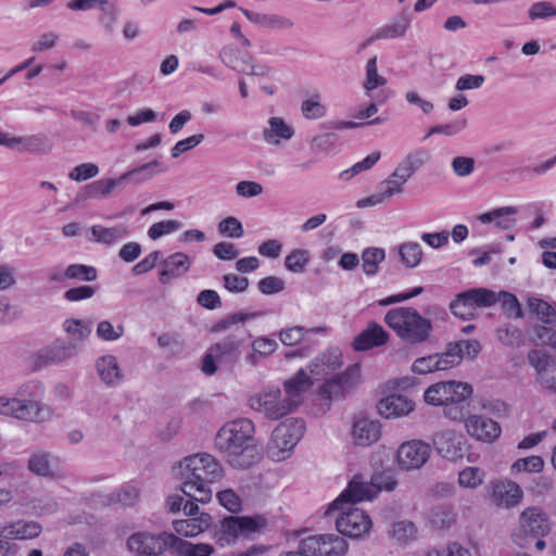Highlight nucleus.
I'll use <instances>...</instances> for the list:
<instances>
[{"instance_id":"f257e3e1","label":"nucleus","mask_w":556,"mask_h":556,"mask_svg":"<svg viewBox=\"0 0 556 556\" xmlns=\"http://www.w3.org/2000/svg\"><path fill=\"white\" fill-rule=\"evenodd\" d=\"M174 470L181 481L182 493L203 504L212 498L211 484L218 482L224 476L220 464L207 453L185 457Z\"/></svg>"},{"instance_id":"f03ea898","label":"nucleus","mask_w":556,"mask_h":556,"mask_svg":"<svg viewBox=\"0 0 556 556\" xmlns=\"http://www.w3.org/2000/svg\"><path fill=\"white\" fill-rule=\"evenodd\" d=\"M254 424L247 418L225 424L214 439L215 448L236 468H249L258 458Z\"/></svg>"},{"instance_id":"7ed1b4c3","label":"nucleus","mask_w":556,"mask_h":556,"mask_svg":"<svg viewBox=\"0 0 556 556\" xmlns=\"http://www.w3.org/2000/svg\"><path fill=\"white\" fill-rule=\"evenodd\" d=\"M386 325L407 345H421L430 341L433 323L412 306L389 309L383 318Z\"/></svg>"},{"instance_id":"20e7f679","label":"nucleus","mask_w":556,"mask_h":556,"mask_svg":"<svg viewBox=\"0 0 556 556\" xmlns=\"http://www.w3.org/2000/svg\"><path fill=\"white\" fill-rule=\"evenodd\" d=\"M43 389L40 382L23 383L14 396H0V414L24 421L42 422L46 408L40 402Z\"/></svg>"},{"instance_id":"39448f33","label":"nucleus","mask_w":556,"mask_h":556,"mask_svg":"<svg viewBox=\"0 0 556 556\" xmlns=\"http://www.w3.org/2000/svg\"><path fill=\"white\" fill-rule=\"evenodd\" d=\"M473 388L470 383L448 380L429 386L424 400L432 406H443L446 418L458 421L465 417V403L471 397Z\"/></svg>"},{"instance_id":"423d86ee","label":"nucleus","mask_w":556,"mask_h":556,"mask_svg":"<svg viewBox=\"0 0 556 556\" xmlns=\"http://www.w3.org/2000/svg\"><path fill=\"white\" fill-rule=\"evenodd\" d=\"M304 430L305 424L302 419L291 418L279 424L274 429L267 444V456L275 462L288 458L303 437Z\"/></svg>"},{"instance_id":"0eeeda50","label":"nucleus","mask_w":556,"mask_h":556,"mask_svg":"<svg viewBox=\"0 0 556 556\" xmlns=\"http://www.w3.org/2000/svg\"><path fill=\"white\" fill-rule=\"evenodd\" d=\"M551 522L541 508L531 506L519 516L511 539L519 547L527 548L535 538H544L551 532Z\"/></svg>"},{"instance_id":"6e6552de","label":"nucleus","mask_w":556,"mask_h":556,"mask_svg":"<svg viewBox=\"0 0 556 556\" xmlns=\"http://www.w3.org/2000/svg\"><path fill=\"white\" fill-rule=\"evenodd\" d=\"M174 542L175 534L169 532L136 531L127 538L126 549L132 556H165Z\"/></svg>"},{"instance_id":"1a4fd4ad","label":"nucleus","mask_w":556,"mask_h":556,"mask_svg":"<svg viewBox=\"0 0 556 556\" xmlns=\"http://www.w3.org/2000/svg\"><path fill=\"white\" fill-rule=\"evenodd\" d=\"M249 405L252 409L262 413L271 420H277L292 412L279 388H268L251 396Z\"/></svg>"},{"instance_id":"9d476101","label":"nucleus","mask_w":556,"mask_h":556,"mask_svg":"<svg viewBox=\"0 0 556 556\" xmlns=\"http://www.w3.org/2000/svg\"><path fill=\"white\" fill-rule=\"evenodd\" d=\"M381 491V486L374 483L364 481L359 476H355L348 484V488L333 501L327 513L339 509L343 504H354L362 501H370L376 497Z\"/></svg>"},{"instance_id":"9b49d317","label":"nucleus","mask_w":556,"mask_h":556,"mask_svg":"<svg viewBox=\"0 0 556 556\" xmlns=\"http://www.w3.org/2000/svg\"><path fill=\"white\" fill-rule=\"evenodd\" d=\"M261 528L260 518L251 517H227L220 523V529L216 532V542L220 546L233 543L240 534H250L258 531Z\"/></svg>"},{"instance_id":"f8f14e48","label":"nucleus","mask_w":556,"mask_h":556,"mask_svg":"<svg viewBox=\"0 0 556 556\" xmlns=\"http://www.w3.org/2000/svg\"><path fill=\"white\" fill-rule=\"evenodd\" d=\"M430 454V444L421 440L407 441L397 448V465L406 471L420 469L428 462Z\"/></svg>"},{"instance_id":"ddd939ff","label":"nucleus","mask_w":556,"mask_h":556,"mask_svg":"<svg viewBox=\"0 0 556 556\" xmlns=\"http://www.w3.org/2000/svg\"><path fill=\"white\" fill-rule=\"evenodd\" d=\"M528 362L535 369L543 389L556 393V361L544 350H530Z\"/></svg>"},{"instance_id":"4468645a","label":"nucleus","mask_w":556,"mask_h":556,"mask_svg":"<svg viewBox=\"0 0 556 556\" xmlns=\"http://www.w3.org/2000/svg\"><path fill=\"white\" fill-rule=\"evenodd\" d=\"M359 375L358 366L349 367L344 372L327 380L320 388L319 396L327 401L343 396L356 384Z\"/></svg>"},{"instance_id":"2eb2a0df","label":"nucleus","mask_w":556,"mask_h":556,"mask_svg":"<svg viewBox=\"0 0 556 556\" xmlns=\"http://www.w3.org/2000/svg\"><path fill=\"white\" fill-rule=\"evenodd\" d=\"M336 526L342 535L359 538L370 529L371 520L364 510L351 508L337 518Z\"/></svg>"},{"instance_id":"dca6fc26","label":"nucleus","mask_w":556,"mask_h":556,"mask_svg":"<svg viewBox=\"0 0 556 556\" xmlns=\"http://www.w3.org/2000/svg\"><path fill=\"white\" fill-rule=\"evenodd\" d=\"M432 443L438 454L446 459L457 460L464 455L465 439L454 430L435 432Z\"/></svg>"},{"instance_id":"f3484780","label":"nucleus","mask_w":556,"mask_h":556,"mask_svg":"<svg viewBox=\"0 0 556 556\" xmlns=\"http://www.w3.org/2000/svg\"><path fill=\"white\" fill-rule=\"evenodd\" d=\"M465 426L470 437L482 442H492L501 434V427L495 420L480 415L466 418Z\"/></svg>"},{"instance_id":"a211bd4d","label":"nucleus","mask_w":556,"mask_h":556,"mask_svg":"<svg viewBox=\"0 0 556 556\" xmlns=\"http://www.w3.org/2000/svg\"><path fill=\"white\" fill-rule=\"evenodd\" d=\"M521 488L509 480H498L492 483L493 502L500 507H514L522 500Z\"/></svg>"},{"instance_id":"6ab92c4d","label":"nucleus","mask_w":556,"mask_h":556,"mask_svg":"<svg viewBox=\"0 0 556 556\" xmlns=\"http://www.w3.org/2000/svg\"><path fill=\"white\" fill-rule=\"evenodd\" d=\"M313 386L312 378L303 369L283 383L285 397L294 410L303 401L304 393Z\"/></svg>"},{"instance_id":"aec40b11","label":"nucleus","mask_w":556,"mask_h":556,"mask_svg":"<svg viewBox=\"0 0 556 556\" xmlns=\"http://www.w3.org/2000/svg\"><path fill=\"white\" fill-rule=\"evenodd\" d=\"M351 434L355 445L369 446L380 439L381 425L377 420L359 418L354 421Z\"/></svg>"},{"instance_id":"412c9836","label":"nucleus","mask_w":556,"mask_h":556,"mask_svg":"<svg viewBox=\"0 0 556 556\" xmlns=\"http://www.w3.org/2000/svg\"><path fill=\"white\" fill-rule=\"evenodd\" d=\"M122 186L123 185L119 177L92 181L78 191L74 203H81L92 199L106 198L115 188Z\"/></svg>"},{"instance_id":"4be33fe9","label":"nucleus","mask_w":556,"mask_h":556,"mask_svg":"<svg viewBox=\"0 0 556 556\" xmlns=\"http://www.w3.org/2000/svg\"><path fill=\"white\" fill-rule=\"evenodd\" d=\"M390 336L383 327L377 323H369L368 326L355 337L353 348L356 351H366L374 346H380L388 342Z\"/></svg>"},{"instance_id":"5701e85b","label":"nucleus","mask_w":556,"mask_h":556,"mask_svg":"<svg viewBox=\"0 0 556 556\" xmlns=\"http://www.w3.org/2000/svg\"><path fill=\"white\" fill-rule=\"evenodd\" d=\"M189 256L185 253L177 252L163 260L161 263L159 280L162 285H167L174 278L180 277L190 268Z\"/></svg>"},{"instance_id":"b1692460","label":"nucleus","mask_w":556,"mask_h":556,"mask_svg":"<svg viewBox=\"0 0 556 556\" xmlns=\"http://www.w3.org/2000/svg\"><path fill=\"white\" fill-rule=\"evenodd\" d=\"M379 414L389 419L405 416L414 409V403L406 396L392 394L381 399L377 405Z\"/></svg>"},{"instance_id":"393cba45","label":"nucleus","mask_w":556,"mask_h":556,"mask_svg":"<svg viewBox=\"0 0 556 556\" xmlns=\"http://www.w3.org/2000/svg\"><path fill=\"white\" fill-rule=\"evenodd\" d=\"M96 369L101 381L108 387H116L123 380L122 369L113 355H103L96 361Z\"/></svg>"},{"instance_id":"a878e982","label":"nucleus","mask_w":556,"mask_h":556,"mask_svg":"<svg viewBox=\"0 0 556 556\" xmlns=\"http://www.w3.org/2000/svg\"><path fill=\"white\" fill-rule=\"evenodd\" d=\"M342 366V354L338 349H330L317 355L311 363V374L319 378Z\"/></svg>"},{"instance_id":"bb28decb","label":"nucleus","mask_w":556,"mask_h":556,"mask_svg":"<svg viewBox=\"0 0 556 556\" xmlns=\"http://www.w3.org/2000/svg\"><path fill=\"white\" fill-rule=\"evenodd\" d=\"M518 213L515 206H504L480 214L477 219L482 224H494L495 227L507 230L516 225L514 216Z\"/></svg>"},{"instance_id":"cd10ccee","label":"nucleus","mask_w":556,"mask_h":556,"mask_svg":"<svg viewBox=\"0 0 556 556\" xmlns=\"http://www.w3.org/2000/svg\"><path fill=\"white\" fill-rule=\"evenodd\" d=\"M76 346L71 341L56 340L51 345L39 351V358L46 363H59L73 357Z\"/></svg>"},{"instance_id":"c85d7f7f","label":"nucleus","mask_w":556,"mask_h":556,"mask_svg":"<svg viewBox=\"0 0 556 556\" xmlns=\"http://www.w3.org/2000/svg\"><path fill=\"white\" fill-rule=\"evenodd\" d=\"M240 10L250 22L262 27L270 29H290L294 25L292 20L282 15L257 13L243 8Z\"/></svg>"},{"instance_id":"c756f323","label":"nucleus","mask_w":556,"mask_h":556,"mask_svg":"<svg viewBox=\"0 0 556 556\" xmlns=\"http://www.w3.org/2000/svg\"><path fill=\"white\" fill-rule=\"evenodd\" d=\"M212 522V518L206 513H201L199 517H189L184 520L173 522L175 531L184 536H195L205 531Z\"/></svg>"},{"instance_id":"7c9ffc66","label":"nucleus","mask_w":556,"mask_h":556,"mask_svg":"<svg viewBox=\"0 0 556 556\" xmlns=\"http://www.w3.org/2000/svg\"><path fill=\"white\" fill-rule=\"evenodd\" d=\"M89 231V241L106 245L113 244L128 235L127 227L123 225L114 227L93 225Z\"/></svg>"},{"instance_id":"2f4dec72","label":"nucleus","mask_w":556,"mask_h":556,"mask_svg":"<svg viewBox=\"0 0 556 556\" xmlns=\"http://www.w3.org/2000/svg\"><path fill=\"white\" fill-rule=\"evenodd\" d=\"M251 59L252 56L250 54L241 53L232 46H226L219 52V60L222 63L232 71L241 74L248 72L250 67L248 63Z\"/></svg>"},{"instance_id":"473e14b6","label":"nucleus","mask_w":556,"mask_h":556,"mask_svg":"<svg viewBox=\"0 0 556 556\" xmlns=\"http://www.w3.org/2000/svg\"><path fill=\"white\" fill-rule=\"evenodd\" d=\"M241 340L236 336H228L215 343L211 349L216 353L218 362L233 363L239 358Z\"/></svg>"},{"instance_id":"72a5a7b5","label":"nucleus","mask_w":556,"mask_h":556,"mask_svg":"<svg viewBox=\"0 0 556 556\" xmlns=\"http://www.w3.org/2000/svg\"><path fill=\"white\" fill-rule=\"evenodd\" d=\"M294 131L291 126L287 125L280 117H270L268 128L263 132L264 139L268 142L279 143L281 140L292 138Z\"/></svg>"},{"instance_id":"f704fd0d","label":"nucleus","mask_w":556,"mask_h":556,"mask_svg":"<svg viewBox=\"0 0 556 556\" xmlns=\"http://www.w3.org/2000/svg\"><path fill=\"white\" fill-rule=\"evenodd\" d=\"M42 531L41 526L36 521L20 520L7 529V538L15 540H30L37 538Z\"/></svg>"},{"instance_id":"c9c22d12","label":"nucleus","mask_w":556,"mask_h":556,"mask_svg":"<svg viewBox=\"0 0 556 556\" xmlns=\"http://www.w3.org/2000/svg\"><path fill=\"white\" fill-rule=\"evenodd\" d=\"M456 515L447 505L435 506L428 513L429 525L437 530H445L455 522Z\"/></svg>"},{"instance_id":"e433bc0d","label":"nucleus","mask_w":556,"mask_h":556,"mask_svg":"<svg viewBox=\"0 0 556 556\" xmlns=\"http://www.w3.org/2000/svg\"><path fill=\"white\" fill-rule=\"evenodd\" d=\"M466 300L469 302L471 307H489L495 304L498 300L496 292L485 288H473L463 292Z\"/></svg>"},{"instance_id":"4c0bfd02","label":"nucleus","mask_w":556,"mask_h":556,"mask_svg":"<svg viewBox=\"0 0 556 556\" xmlns=\"http://www.w3.org/2000/svg\"><path fill=\"white\" fill-rule=\"evenodd\" d=\"M173 548L181 556H211L214 552V547L210 544H193L176 535Z\"/></svg>"},{"instance_id":"58836bf2","label":"nucleus","mask_w":556,"mask_h":556,"mask_svg":"<svg viewBox=\"0 0 556 556\" xmlns=\"http://www.w3.org/2000/svg\"><path fill=\"white\" fill-rule=\"evenodd\" d=\"M140 497V490L132 484H125L110 494L109 501L112 505L122 507L134 506Z\"/></svg>"},{"instance_id":"ea45409f","label":"nucleus","mask_w":556,"mask_h":556,"mask_svg":"<svg viewBox=\"0 0 556 556\" xmlns=\"http://www.w3.org/2000/svg\"><path fill=\"white\" fill-rule=\"evenodd\" d=\"M387 84V79L379 75L377 70V56H372L367 61L366 64V79L363 84L365 94L370 98L372 91Z\"/></svg>"},{"instance_id":"a19ab883","label":"nucleus","mask_w":556,"mask_h":556,"mask_svg":"<svg viewBox=\"0 0 556 556\" xmlns=\"http://www.w3.org/2000/svg\"><path fill=\"white\" fill-rule=\"evenodd\" d=\"M399 255L407 268H415L422 260V250L417 242H404L399 247Z\"/></svg>"},{"instance_id":"79ce46f5","label":"nucleus","mask_w":556,"mask_h":556,"mask_svg":"<svg viewBox=\"0 0 556 556\" xmlns=\"http://www.w3.org/2000/svg\"><path fill=\"white\" fill-rule=\"evenodd\" d=\"M485 479V471L479 467L469 466L458 472L457 482L464 489L475 490L479 488Z\"/></svg>"},{"instance_id":"37998d69","label":"nucleus","mask_w":556,"mask_h":556,"mask_svg":"<svg viewBox=\"0 0 556 556\" xmlns=\"http://www.w3.org/2000/svg\"><path fill=\"white\" fill-rule=\"evenodd\" d=\"M386 258V252L381 248H367L362 253V267L367 276H374L378 266Z\"/></svg>"},{"instance_id":"c03bdc74","label":"nucleus","mask_w":556,"mask_h":556,"mask_svg":"<svg viewBox=\"0 0 556 556\" xmlns=\"http://www.w3.org/2000/svg\"><path fill=\"white\" fill-rule=\"evenodd\" d=\"M50 150L51 144L45 135L21 136L18 152L47 153Z\"/></svg>"},{"instance_id":"a18cd8bd","label":"nucleus","mask_w":556,"mask_h":556,"mask_svg":"<svg viewBox=\"0 0 556 556\" xmlns=\"http://www.w3.org/2000/svg\"><path fill=\"white\" fill-rule=\"evenodd\" d=\"M159 166V162L156 160L143 164L139 167H136L131 170H128L119 176L122 185L124 186L128 181H132L135 184H140L146 180L151 179L154 176L153 168Z\"/></svg>"},{"instance_id":"49530a36","label":"nucleus","mask_w":556,"mask_h":556,"mask_svg":"<svg viewBox=\"0 0 556 556\" xmlns=\"http://www.w3.org/2000/svg\"><path fill=\"white\" fill-rule=\"evenodd\" d=\"M435 363L438 371L447 370L460 364L462 357L457 344L450 342L446 344V349L442 353H435Z\"/></svg>"},{"instance_id":"de8ad7c7","label":"nucleus","mask_w":556,"mask_h":556,"mask_svg":"<svg viewBox=\"0 0 556 556\" xmlns=\"http://www.w3.org/2000/svg\"><path fill=\"white\" fill-rule=\"evenodd\" d=\"M323 540V556H343L348 552V543L344 539L334 534H320Z\"/></svg>"},{"instance_id":"09e8293b","label":"nucleus","mask_w":556,"mask_h":556,"mask_svg":"<svg viewBox=\"0 0 556 556\" xmlns=\"http://www.w3.org/2000/svg\"><path fill=\"white\" fill-rule=\"evenodd\" d=\"M28 470L41 477L51 475L50 454L43 451L31 454L27 463Z\"/></svg>"},{"instance_id":"8fccbe9b","label":"nucleus","mask_w":556,"mask_h":556,"mask_svg":"<svg viewBox=\"0 0 556 556\" xmlns=\"http://www.w3.org/2000/svg\"><path fill=\"white\" fill-rule=\"evenodd\" d=\"M496 296H498L497 302L501 303L502 309L507 317L517 319L522 318L523 313L521 305L514 294L501 291L496 293Z\"/></svg>"},{"instance_id":"3c124183","label":"nucleus","mask_w":556,"mask_h":556,"mask_svg":"<svg viewBox=\"0 0 556 556\" xmlns=\"http://www.w3.org/2000/svg\"><path fill=\"white\" fill-rule=\"evenodd\" d=\"M408 28V23L405 21L395 22L379 28L370 38L369 42L380 39H391L402 37Z\"/></svg>"},{"instance_id":"603ef678","label":"nucleus","mask_w":556,"mask_h":556,"mask_svg":"<svg viewBox=\"0 0 556 556\" xmlns=\"http://www.w3.org/2000/svg\"><path fill=\"white\" fill-rule=\"evenodd\" d=\"M528 307L545 324L553 323L556 317V311L553 306L541 299L529 298Z\"/></svg>"},{"instance_id":"864d4df0","label":"nucleus","mask_w":556,"mask_h":556,"mask_svg":"<svg viewBox=\"0 0 556 556\" xmlns=\"http://www.w3.org/2000/svg\"><path fill=\"white\" fill-rule=\"evenodd\" d=\"M309 262V253L304 249L293 250L285 258V266L292 273H302Z\"/></svg>"},{"instance_id":"5fc2aeb1","label":"nucleus","mask_w":556,"mask_h":556,"mask_svg":"<svg viewBox=\"0 0 556 556\" xmlns=\"http://www.w3.org/2000/svg\"><path fill=\"white\" fill-rule=\"evenodd\" d=\"M379 159L380 153L372 152L371 154L367 155L364 160L355 163L349 169L341 172L339 177L341 180H350L355 175H358L359 173L371 168L379 161Z\"/></svg>"},{"instance_id":"6e6d98bb","label":"nucleus","mask_w":556,"mask_h":556,"mask_svg":"<svg viewBox=\"0 0 556 556\" xmlns=\"http://www.w3.org/2000/svg\"><path fill=\"white\" fill-rule=\"evenodd\" d=\"M528 16L531 21L555 17L556 5L551 1H536L530 5Z\"/></svg>"},{"instance_id":"4d7b16f0","label":"nucleus","mask_w":556,"mask_h":556,"mask_svg":"<svg viewBox=\"0 0 556 556\" xmlns=\"http://www.w3.org/2000/svg\"><path fill=\"white\" fill-rule=\"evenodd\" d=\"M64 276L68 279L93 281L97 279V269L89 265L72 264L66 267Z\"/></svg>"},{"instance_id":"13d9d810","label":"nucleus","mask_w":556,"mask_h":556,"mask_svg":"<svg viewBox=\"0 0 556 556\" xmlns=\"http://www.w3.org/2000/svg\"><path fill=\"white\" fill-rule=\"evenodd\" d=\"M392 535L400 544H407L417 536V529L410 521H399L393 525Z\"/></svg>"},{"instance_id":"bf43d9fd","label":"nucleus","mask_w":556,"mask_h":556,"mask_svg":"<svg viewBox=\"0 0 556 556\" xmlns=\"http://www.w3.org/2000/svg\"><path fill=\"white\" fill-rule=\"evenodd\" d=\"M497 339L506 346L518 348L523 344V333L517 327H506L496 330Z\"/></svg>"},{"instance_id":"052dcab7","label":"nucleus","mask_w":556,"mask_h":556,"mask_svg":"<svg viewBox=\"0 0 556 556\" xmlns=\"http://www.w3.org/2000/svg\"><path fill=\"white\" fill-rule=\"evenodd\" d=\"M320 96L316 93L313 98L304 100L301 105L302 114L308 119H318L325 116L326 108L319 101Z\"/></svg>"},{"instance_id":"680f3d73","label":"nucleus","mask_w":556,"mask_h":556,"mask_svg":"<svg viewBox=\"0 0 556 556\" xmlns=\"http://www.w3.org/2000/svg\"><path fill=\"white\" fill-rule=\"evenodd\" d=\"M181 227L182 224L175 219L159 222L149 228L148 236L151 240H157L164 235L179 230Z\"/></svg>"},{"instance_id":"e2e57ef3","label":"nucleus","mask_w":556,"mask_h":556,"mask_svg":"<svg viewBox=\"0 0 556 556\" xmlns=\"http://www.w3.org/2000/svg\"><path fill=\"white\" fill-rule=\"evenodd\" d=\"M544 462L540 456H529L519 458L511 465L515 472H540L543 469Z\"/></svg>"},{"instance_id":"0e129e2a","label":"nucleus","mask_w":556,"mask_h":556,"mask_svg":"<svg viewBox=\"0 0 556 556\" xmlns=\"http://www.w3.org/2000/svg\"><path fill=\"white\" fill-rule=\"evenodd\" d=\"M218 231L223 236L236 239L241 238L244 233L241 222L233 216L222 219L218 224Z\"/></svg>"},{"instance_id":"69168bd1","label":"nucleus","mask_w":556,"mask_h":556,"mask_svg":"<svg viewBox=\"0 0 556 556\" xmlns=\"http://www.w3.org/2000/svg\"><path fill=\"white\" fill-rule=\"evenodd\" d=\"M451 312L462 319L468 320L475 316V309L471 307L465 295L458 293L456 298L450 303Z\"/></svg>"},{"instance_id":"338daca9","label":"nucleus","mask_w":556,"mask_h":556,"mask_svg":"<svg viewBox=\"0 0 556 556\" xmlns=\"http://www.w3.org/2000/svg\"><path fill=\"white\" fill-rule=\"evenodd\" d=\"M124 326L114 327L111 321L102 320L97 326V336L104 341H116L124 334Z\"/></svg>"},{"instance_id":"774afa93","label":"nucleus","mask_w":556,"mask_h":556,"mask_svg":"<svg viewBox=\"0 0 556 556\" xmlns=\"http://www.w3.org/2000/svg\"><path fill=\"white\" fill-rule=\"evenodd\" d=\"M99 174V167L93 163H83L75 166L68 174V178L74 181H85Z\"/></svg>"}]
</instances>
